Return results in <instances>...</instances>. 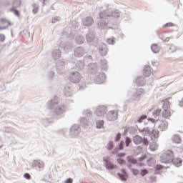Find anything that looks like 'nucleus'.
<instances>
[{"label":"nucleus","instance_id":"48","mask_svg":"<svg viewBox=\"0 0 183 183\" xmlns=\"http://www.w3.org/2000/svg\"><path fill=\"white\" fill-rule=\"evenodd\" d=\"M117 162H118V164H119L120 165H125V164H126L125 160H124V159H121V158L117 159Z\"/></svg>","mask_w":183,"mask_h":183},{"label":"nucleus","instance_id":"17","mask_svg":"<svg viewBox=\"0 0 183 183\" xmlns=\"http://www.w3.org/2000/svg\"><path fill=\"white\" fill-rule=\"evenodd\" d=\"M104 161L105 162V167L107 169H115L117 166L115 164H112L111 162L108 161V159L104 158Z\"/></svg>","mask_w":183,"mask_h":183},{"label":"nucleus","instance_id":"51","mask_svg":"<svg viewBox=\"0 0 183 183\" xmlns=\"http://www.w3.org/2000/svg\"><path fill=\"white\" fill-rule=\"evenodd\" d=\"M148 173V171L147 169H143V170H141V175H142V177L147 175V174Z\"/></svg>","mask_w":183,"mask_h":183},{"label":"nucleus","instance_id":"58","mask_svg":"<svg viewBox=\"0 0 183 183\" xmlns=\"http://www.w3.org/2000/svg\"><path fill=\"white\" fill-rule=\"evenodd\" d=\"M0 41L1 42H4L5 41V35L0 34Z\"/></svg>","mask_w":183,"mask_h":183},{"label":"nucleus","instance_id":"53","mask_svg":"<svg viewBox=\"0 0 183 183\" xmlns=\"http://www.w3.org/2000/svg\"><path fill=\"white\" fill-rule=\"evenodd\" d=\"M74 182V180L72 179V178H69L66 179V180H64V183H72Z\"/></svg>","mask_w":183,"mask_h":183},{"label":"nucleus","instance_id":"55","mask_svg":"<svg viewBox=\"0 0 183 183\" xmlns=\"http://www.w3.org/2000/svg\"><path fill=\"white\" fill-rule=\"evenodd\" d=\"M24 178H26V179H31V174H29V173H26L24 175Z\"/></svg>","mask_w":183,"mask_h":183},{"label":"nucleus","instance_id":"50","mask_svg":"<svg viewBox=\"0 0 183 183\" xmlns=\"http://www.w3.org/2000/svg\"><path fill=\"white\" fill-rule=\"evenodd\" d=\"M60 20H61L60 17H54L52 19L51 23L55 24L56 22H59Z\"/></svg>","mask_w":183,"mask_h":183},{"label":"nucleus","instance_id":"14","mask_svg":"<svg viewBox=\"0 0 183 183\" xmlns=\"http://www.w3.org/2000/svg\"><path fill=\"white\" fill-rule=\"evenodd\" d=\"M99 53L102 56H105L108 54V49H107V45L105 44H102L99 46Z\"/></svg>","mask_w":183,"mask_h":183},{"label":"nucleus","instance_id":"35","mask_svg":"<svg viewBox=\"0 0 183 183\" xmlns=\"http://www.w3.org/2000/svg\"><path fill=\"white\" fill-rule=\"evenodd\" d=\"M80 124L81 125H82L83 127H86V125H88V119L86 118H81L80 119Z\"/></svg>","mask_w":183,"mask_h":183},{"label":"nucleus","instance_id":"27","mask_svg":"<svg viewBox=\"0 0 183 183\" xmlns=\"http://www.w3.org/2000/svg\"><path fill=\"white\" fill-rule=\"evenodd\" d=\"M142 94H144V89H139L136 91V94H134L133 99H137V98H138L137 97H141V95H142Z\"/></svg>","mask_w":183,"mask_h":183},{"label":"nucleus","instance_id":"20","mask_svg":"<svg viewBox=\"0 0 183 183\" xmlns=\"http://www.w3.org/2000/svg\"><path fill=\"white\" fill-rule=\"evenodd\" d=\"M162 117L165 119H169V117H171V111L164 109V110L162 111Z\"/></svg>","mask_w":183,"mask_h":183},{"label":"nucleus","instance_id":"31","mask_svg":"<svg viewBox=\"0 0 183 183\" xmlns=\"http://www.w3.org/2000/svg\"><path fill=\"white\" fill-rule=\"evenodd\" d=\"M12 6L13 9L19 8L21 6V0H14L12 3Z\"/></svg>","mask_w":183,"mask_h":183},{"label":"nucleus","instance_id":"34","mask_svg":"<svg viewBox=\"0 0 183 183\" xmlns=\"http://www.w3.org/2000/svg\"><path fill=\"white\" fill-rule=\"evenodd\" d=\"M76 69H84V62L79 61L76 64Z\"/></svg>","mask_w":183,"mask_h":183},{"label":"nucleus","instance_id":"54","mask_svg":"<svg viewBox=\"0 0 183 183\" xmlns=\"http://www.w3.org/2000/svg\"><path fill=\"white\" fill-rule=\"evenodd\" d=\"M120 139H121V133H118L117 135L116 136L115 141L118 142Z\"/></svg>","mask_w":183,"mask_h":183},{"label":"nucleus","instance_id":"59","mask_svg":"<svg viewBox=\"0 0 183 183\" xmlns=\"http://www.w3.org/2000/svg\"><path fill=\"white\" fill-rule=\"evenodd\" d=\"M5 89V85L4 84H1L0 85V92H2Z\"/></svg>","mask_w":183,"mask_h":183},{"label":"nucleus","instance_id":"63","mask_svg":"<svg viewBox=\"0 0 183 183\" xmlns=\"http://www.w3.org/2000/svg\"><path fill=\"white\" fill-rule=\"evenodd\" d=\"M10 3L9 2H6V4H4V6H9Z\"/></svg>","mask_w":183,"mask_h":183},{"label":"nucleus","instance_id":"60","mask_svg":"<svg viewBox=\"0 0 183 183\" xmlns=\"http://www.w3.org/2000/svg\"><path fill=\"white\" fill-rule=\"evenodd\" d=\"M118 157H119V158H122V157H125V153H119V154H118Z\"/></svg>","mask_w":183,"mask_h":183},{"label":"nucleus","instance_id":"57","mask_svg":"<svg viewBox=\"0 0 183 183\" xmlns=\"http://www.w3.org/2000/svg\"><path fill=\"white\" fill-rule=\"evenodd\" d=\"M119 149L122 150L124 149V142L122 141L119 145Z\"/></svg>","mask_w":183,"mask_h":183},{"label":"nucleus","instance_id":"22","mask_svg":"<svg viewBox=\"0 0 183 183\" xmlns=\"http://www.w3.org/2000/svg\"><path fill=\"white\" fill-rule=\"evenodd\" d=\"M122 173H119L118 174V177L120 178V179L122 181H127V178H128V174H127V172H125V170H122Z\"/></svg>","mask_w":183,"mask_h":183},{"label":"nucleus","instance_id":"10","mask_svg":"<svg viewBox=\"0 0 183 183\" xmlns=\"http://www.w3.org/2000/svg\"><path fill=\"white\" fill-rule=\"evenodd\" d=\"M11 25V21H8L5 19H1L0 20V30L2 31L4 29H6L8 26H10Z\"/></svg>","mask_w":183,"mask_h":183},{"label":"nucleus","instance_id":"19","mask_svg":"<svg viewBox=\"0 0 183 183\" xmlns=\"http://www.w3.org/2000/svg\"><path fill=\"white\" fill-rule=\"evenodd\" d=\"M143 75L146 76V78H148L151 75V66L147 65L144 66V71H143Z\"/></svg>","mask_w":183,"mask_h":183},{"label":"nucleus","instance_id":"46","mask_svg":"<svg viewBox=\"0 0 183 183\" xmlns=\"http://www.w3.org/2000/svg\"><path fill=\"white\" fill-rule=\"evenodd\" d=\"M175 51H177V48L175 47V46L172 45V46L169 47V52H170V54H172V52H175Z\"/></svg>","mask_w":183,"mask_h":183},{"label":"nucleus","instance_id":"40","mask_svg":"<svg viewBox=\"0 0 183 183\" xmlns=\"http://www.w3.org/2000/svg\"><path fill=\"white\" fill-rule=\"evenodd\" d=\"M147 162H148V165L149 167H152V165H154V164H155V159L149 158L147 159Z\"/></svg>","mask_w":183,"mask_h":183},{"label":"nucleus","instance_id":"4","mask_svg":"<svg viewBox=\"0 0 183 183\" xmlns=\"http://www.w3.org/2000/svg\"><path fill=\"white\" fill-rule=\"evenodd\" d=\"M111 16H113V18H119V11L116 10L113 12L111 9H108L99 14L100 19H108Z\"/></svg>","mask_w":183,"mask_h":183},{"label":"nucleus","instance_id":"29","mask_svg":"<svg viewBox=\"0 0 183 183\" xmlns=\"http://www.w3.org/2000/svg\"><path fill=\"white\" fill-rule=\"evenodd\" d=\"M97 128L98 129H103L104 128V120H98L96 122Z\"/></svg>","mask_w":183,"mask_h":183},{"label":"nucleus","instance_id":"15","mask_svg":"<svg viewBox=\"0 0 183 183\" xmlns=\"http://www.w3.org/2000/svg\"><path fill=\"white\" fill-rule=\"evenodd\" d=\"M92 24H94V19H92V17L88 16L83 20V25L84 26H91Z\"/></svg>","mask_w":183,"mask_h":183},{"label":"nucleus","instance_id":"18","mask_svg":"<svg viewBox=\"0 0 183 183\" xmlns=\"http://www.w3.org/2000/svg\"><path fill=\"white\" fill-rule=\"evenodd\" d=\"M52 57L54 59H59V58H61V51H59V49H54L52 51Z\"/></svg>","mask_w":183,"mask_h":183},{"label":"nucleus","instance_id":"30","mask_svg":"<svg viewBox=\"0 0 183 183\" xmlns=\"http://www.w3.org/2000/svg\"><path fill=\"white\" fill-rule=\"evenodd\" d=\"M33 10L32 12L33 14L35 15V14H38V11H39V5L36 4H33L31 5Z\"/></svg>","mask_w":183,"mask_h":183},{"label":"nucleus","instance_id":"26","mask_svg":"<svg viewBox=\"0 0 183 183\" xmlns=\"http://www.w3.org/2000/svg\"><path fill=\"white\" fill-rule=\"evenodd\" d=\"M151 49H152V52H154V54H158V52H159V46H158V45H157V44H153L151 46Z\"/></svg>","mask_w":183,"mask_h":183},{"label":"nucleus","instance_id":"28","mask_svg":"<svg viewBox=\"0 0 183 183\" xmlns=\"http://www.w3.org/2000/svg\"><path fill=\"white\" fill-rule=\"evenodd\" d=\"M84 41L85 39L82 36H78L76 37V44H79V45H81V44H84Z\"/></svg>","mask_w":183,"mask_h":183},{"label":"nucleus","instance_id":"3","mask_svg":"<svg viewBox=\"0 0 183 183\" xmlns=\"http://www.w3.org/2000/svg\"><path fill=\"white\" fill-rule=\"evenodd\" d=\"M155 124H158V129L159 131H167L168 129V122L161 121L159 119L155 120L153 118H149L147 125H152V127H155Z\"/></svg>","mask_w":183,"mask_h":183},{"label":"nucleus","instance_id":"16","mask_svg":"<svg viewBox=\"0 0 183 183\" xmlns=\"http://www.w3.org/2000/svg\"><path fill=\"white\" fill-rule=\"evenodd\" d=\"M31 167H38V168H44L45 163L41 160H34L31 163Z\"/></svg>","mask_w":183,"mask_h":183},{"label":"nucleus","instance_id":"32","mask_svg":"<svg viewBox=\"0 0 183 183\" xmlns=\"http://www.w3.org/2000/svg\"><path fill=\"white\" fill-rule=\"evenodd\" d=\"M144 77H139L136 79V84L139 85V86H142L144 85Z\"/></svg>","mask_w":183,"mask_h":183},{"label":"nucleus","instance_id":"62","mask_svg":"<svg viewBox=\"0 0 183 183\" xmlns=\"http://www.w3.org/2000/svg\"><path fill=\"white\" fill-rule=\"evenodd\" d=\"M157 168L158 169H162V165L159 164V165L157 166Z\"/></svg>","mask_w":183,"mask_h":183},{"label":"nucleus","instance_id":"5","mask_svg":"<svg viewBox=\"0 0 183 183\" xmlns=\"http://www.w3.org/2000/svg\"><path fill=\"white\" fill-rule=\"evenodd\" d=\"M174 161V152L171 150H167L160 157V162L162 164H169Z\"/></svg>","mask_w":183,"mask_h":183},{"label":"nucleus","instance_id":"23","mask_svg":"<svg viewBox=\"0 0 183 183\" xmlns=\"http://www.w3.org/2000/svg\"><path fill=\"white\" fill-rule=\"evenodd\" d=\"M172 141L174 144H181V137L178 134H174L172 136Z\"/></svg>","mask_w":183,"mask_h":183},{"label":"nucleus","instance_id":"45","mask_svg":"<svg viewBox=\"0 0 183 183\" xmlns=\"http://www.w3.org/2000/svg\"><path fill=\"white\" fill-rule=\"evenodd\" d=\"M107 42L109 44V45H114L115 44V38L107 39Z\"/></svg>","mask_w":183,"mask_h":183},{"label":"nucleus","instance_id":"64","mask_svg":"<svg viewBox=\"0 0 183 183\" xmlns=\"http://www.w3.org/2000/svg\"><path fill=\"white\" fill-rule=\"evenodd\" d=\"M39 1H40V2H42L43 5H45L46 0H39Z\"/></svg>","mask_w":183,"mask_h":183},{"label":"nucleus","instance_id":"13","mask_svg":"<svg viewBox=\"0 0 183 183\" xmlns=\"http://www.w3.org/2000/svg\"><path fill=\"white\" fill-rule=\"evenodd\" d=\"M84 54H85V50L82 47H77L74 50V55L75 56H78L79 58L84 56Z\"/></svg>","mask_w":183,"mask_h":183},{"label":"nucleus","instance_id":"6","mask_svg":"<svg viewBox=\"0 0 183 183\" xmlns=\"http://www.w3.org/2000/svg\"><path fill=\"white\" fill-rule=\"evenodd\" d=\"M81 74L78 71H74L70 74V81L74 84L79 82V81H81Z\"/></svg>","mask_w":183,"mask_h":183},{"label":"nucleus","instance_id":"33","mask_svg":"<svg viewBox=\"0 0 183 183\" xmlns=\"http://www.w3.org/2000/svg\"><path fill=\"white\" fill-rule=\"evenodd\" d=\"M127 162H129V164H137V159H135L134 158V157L132 156H128L127 157Z\"/></svg>","mask_w":183,"mask_h":183},{"label":"nucleus","instance_id":"11","mask_svg":"<svg viewBox=\"0 0 183 183\" xmlns=\"http://www.w3.org/2000/svg\"><path fill=\"white\" fill-rule=\"evenodd\" d=\"M97 71H98V66H97V64L93 63V64H89L88 66L89 74H97Z\"/></svg>","mask_w":183,"mask_h":183},{"label":"nucleus","instance_id":"39","mask_svg":"<svg viewBox=\"0 0 183 183\" xmlns=\"http://www.w3.org/2000/svg\"><path fill=\"white\" fill-rule=\"evenodd\" d=\"M101 64L102 69H107V68H108V63H107V60H102Z\"/></svg>","mask_w":183,"mask_h":183},{"label":"nucleus","instance_id":"12","mask_svg":"<svg viewBox=\"0 0 183 183\" xmlns=\"http://www.w3.org/2000/svg\"><path fill=\"white\" fill-rule=\"evenodd\" d=\"M94 82L96 84H104V82H105V74L100 73L99 75L97 76L96 79H94Z\"/></svg>","mask_w":183,"mask_h":183},{"label":"nucleus","instance_id":"61","mask_svg":"<svg viewBox=\"0 0 183 183\" xmlns=\"http://www.w3.org/2000/svg\"><path fill=\"white\" fill-rule=\"evenodd\" d=\"M164 26H172V23H167Z\"/></svg>","mask_w":183,"mask_h":183},{"label":"nucleus","instance_id":"41","mask_svg":"<svg viewBox=\"0 0 183 183\" xmlns=\"http://www.w3.org/2000/svg\"><path fill=\"white\" fill-rule=\"evenodd\" d=\"M107 149H108L109 151H111L112 149V148H114V142H109L107 147H106Z\"/></svg>","mask_w":183,"mask_h":183},{"label":"nucleus","instance_id":"8","mask_svg":"<svg viewBox=\"0 0 183 183\" xmlns=\"http://www.w3.org/2000/svg\"><path fill=\"white\" fill-rule=\"evenodd\" d=\"M108 121H115L118 118V111L112 110L109 111L107 114Z\"/></svg>","mask_w":183,"mask_h":183},{"label":"nucleus","instance_id":"37","mask_svg":"<svg viewBox=\"0 0 183 183\" xmlns=\"http://www.w3.org/2000/svg\"><path fill=\"white\" fill-rule=\"evenodd\" d=\"M160 114H161V109H157L153 112V117L154 118H158V117H159Z\"/></svg>","mask_w":183,"mask_h":183},{"label":"nucleus","instance_id":"56","mask_svg":"<svg viewBox=\"0 0 183 183\" xmlns=\"http://www.w3.org/2000/svg\"><path fill=\"white\" fill-rule=\"evenodd\" d=\"M142 142L144 144V145H148V144H149V142H148V139L147 138H144Z\"/></svg>","mask_w":183,"mask_h":183},{"label":"nucleus","instance_id":"47","mask_svg":"<svg viewBox=\"0 0 183 183\" xmlns=\"http://www.w3.org/2000/svg\"><path fill=\"white\" fill-rule=\"evenodd\" d=\"M84 114L86 117H91L92 115V114L91 113V110L89 109L85 110Z\"/></svg>","mask_w":183,"mask_h":183},{"label":"nucleus","instance_id":"52","mask_svg":"<svg viewBox=\"0 0 183 183\" xmlns=\"http://www.w3.org/2000/svg\"><path fill=\"white\" fill-rule=\"evenodd\" d=\"M132 171L134 175H138L139 174V172L137 169H132Z\"/></svg>","mask_w":183,"mask_h":183},{"label":"nucleus","instance_id":"21","mask_svg":"<svg viewBox=\"0 0 183 183\" xmlns=\"http://www.w3.org/2000/svg\"><path fill=\"white\" fill-rule=\"evenodd\" d=\"M143 141V139L139 135H136L133 137V142L136 144V145H139V144H142Z\"/></svg>","mask_w":183,"mask_h":183},{"label":"nucleus","instance_id":"9","mask_svg":"<svg viewBox=\"0 0 183 183\" xmlns=\"http://www.w3.org/2000/svg\"><path fill=\"white\" fill-rule=\"evenodd\" d=\"M81 133V127L78 124H74L70 129V134L73 137H77Z\"/></svg>","mask_w":183,"mask_h":183},{"label":"nucleus","instance_id":"49","mask_svg":"<svg viewBox=\"0 0 183 183\" xmlns=\"http://www.w3.org/2000/svg\"><path fill=\"white\" fill-rule=\"evenodd\" d=\"M144 119H147V115H142L138 120L137 122L139 124H141V122H142V121H144Z\"/></svg>","mask_w":183,"mask_h":183},{"label":"nucleus","instance_id":"7","mask_svg":"<svg viewBox=\"0 0 183 183\" xmlns=\"http://www.w3.org/2000/svg\"><path fill=\"white\" fill-rule=\"evenodd\" d=\"M95 114L97 117H99V118H102V117H105V114H107V107L104 106L99 107L96 109Z\"/></svg>","mask_w":183,"mask_h":183},{"label":"nucleus","instance_id":"43","mask_svg":"<svg viewBox=\"0 0 183 183\" xmlns=\"http://www.w3.org/2000/svg\"><path fill=\"white\" fill-rule=\"evenodd\" d=\"M132 142V140L129 137H126L125 139V145L126 147H129V144Z\"/></svg>","mask_w":183,"mask_h":183},{"label":"nucleus","instance_id":"36","mask_svg":"<svg viewBox=\"0 0 183 183\" xmlns=\"http://www.w3.org/2000/svg\"><path fill=\"white\" fill-rule=\"evenodd\" d=\"M162 108H163V110L169 109V101L164 100Z\"/></svg>","mask_w":183,"mask_h":183},{"label":"nucleus","instance_id":"42","mask_svg":"<svg viewBox=\"0 0 183 183\" xmlns=\"http://www.w3.org/2000/svg\"><path fill=\"white\" fill-rule=\"evenodd\" d=\"M98 25L99 26H100V28H105V26H107V21L102 20V21H99L98 23Z\"/></svg>","mask_w":183,"mask_h":183},{"label":"nucleus","instance_id":"24","mask_svg":"<svg viewBox=\"0 0 183 183\" xmlns=\"http://www.w3.org/2000/svg\"><path fill=\"white\" fill-rule=\"evenodd\" d=\"M94 36H95L93 32H90V33L87 34L86 36V39L87 42H92V41H94Z\"/></svg>","mask_w":183,"mask_h":183},{"label":"nucleus","instance_id":"2","mask_svg":"<svg viewBox=\"0 0 183 183\" xmlns=\"http://www.w3.org/2000/svg\"><path fill=\"white\" fill-rule=\"evenodd\" d=\"M149 127H152V124L148 125V127L141 129V127H138L139 132L141 134H144V137H147V135H149L151 141H155V139H158L159 138V132L158 130H152V132L149 130Z\"/></svg>","mask_w":183,"mask_h":183},{"label":"nucleus","instance_id":"25","mask_svg":"<svg viewBox=\"0 0 183 183\" xmlns=\"http://www.w3.org/2000/svg\"><path fill=\"white\" fill-rule=\"evenodd\" d=\"M172 162H173L175 167H181V165H182V160L181 159H174L173 157Z\"/></svg>","mask_w":183,"mask_h":183},{"label":"nucleus","instance_id":"38","mask_svg":"<svg viewBox=\"0 0 183 183\" xmlns=\"http://www.w3.org/2000/svg\"><path fill=\"white\" fill-rule=\"evenodd\" d=\"M150 149L152 151H157L158 149V144L157 143L153 142L150 144Z\"/></svg>","mask_w":183,"mask_h":183},{"label":"nucleus","instance_id":"44","mask_svg":"<svg viewBox=\"0 0 183 183\" xmlns=\"http://www.w3.org/2000/svg\"><path fill=\"white\" fill-rule=\"evenodd\" d=\"M11 12H14L16 16H19V11L16 10V9L11 8L10 9Z\"/></svg>","mask_w":183,"mask_h":183},{"label":"nucleus","instance_id":"1","mask_svg":"<svg viewBox=\"0 0 183 183\" xmlns=\"http://www.w3.org/2000/svg\"><path fill=\"white\" fill-rule=\"evenodd\" d=\"M46 108L51 109L50 117L55 118L56 115H62L66 111L65 106L59 103V98L55 97L53 99L49 101L46 105Z\"/></svg>","mask_w":183,"mask_h":183}]
</instances>
